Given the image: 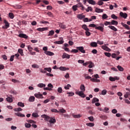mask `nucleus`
Masks as SVG:
<instances>
[{
	"label": "nucleus",
	"instance_id": "obj_42",
	"mask_svg": "<svg viewBox=\"0 0 130 130\" xmlns=\"http://www.w3.org/2000/svg\"><path fill=\"white\" fill-rule=\"evenodd\" d=\"M59 112H61V113H66L67 111H66L63 108H62L59 110Z\"/></svg>",
	"mask_w": 130,
	"mask_h": 130
},
{
	"label": "nucleus",
	"instance_id": "obj_48",
	"mask_svg": "<svg viewBox=\"0 0 130 130\" xmlns=\"http://www.w3.org/2000/svg\"><path fill=\"white\" fill-rule=\"evenodd\" d=\"M59 27H60V28H61L62 29H66V28H67V26H66V25L63 24L62 23H61L59 25Z\"/></svg>",
	"mask_w": 130,
	"mask_h": 130
},
{
	"label": "nucleus",
	"instance_id": "obj_26",
	"mask_svg": "<svg viewBox=\"0 0 130 130\" xmlns=\"http://www.w3.org/2000/svg\"><path fill=\"white\" fill-rule=\"evenodd\" d=\"M96 102H99V99L96 98H94L92 100V104H94V103Z\"/></svg>",
	"mask_w": 130,
	"mask_h": 130
},
{
	"label": "nucleus",
	"instance_id": "obj_46",
	"mask_svg": "<svg viewBox=\"0 0 130 130\" xmlns=\"http://www.w3.org/2000/svg\"><path fill=\"white\" fill-rule=\"evenodd\" d=\"M72 9L73 10V11H74L75 12H76V11H77L78 10V6H77V5H74L72 7Z\"/></svg>",
	"mask_w": 130,
	"mask_h": 130
},
{
	"label": "nucleus",
	"instance_id": "obj_4",
	"mask_svg": "<svg viewBox=\"0 0 130 130\" xmlns=\"http://www.w3.org/2000/svg\"><path fill=\"white\" fill-rule=\"evenodd\" d=\"M102 26H96L95 27V29L96 30H100V31H101V32L104 31V24H101Z\"/></svg>",
	"mask_w": 130,
	"mask_h": 130
},
{
	"label": "nucleus",
	"instance_id": "obj_53",
	"mask_svg": "<svg viewBox=\"0 0 130 130\" xmlns=\"http://www.w3.org/2000/svg\"><path fill=\"white\" fill-rule=\"evenodd\" d=\"M100 118H101L102 119H107V117L104 115H101L100 116Z\"/></svg>",
	"mask_w": 130,
	"mask_h": 130
},
{
	"label": "nucleus",
	"instance_id": "obj_47",
	"mask_svg": "<svg viewBox=\"0 0 130 130\" xmlns=\"http://www.w3.org/2000/svg\"><path fill=\"white\" fill-rule=\"evenodd\" d=\"M105 55H106V56H107V57H110V56H111V53H109V52H105Z\"/></svg>",
	"mask_w": 130,
	"mask_h": 130
},
{
	"label": "nucleus",
	"instance_id": "obj_30",
	"mask_svg": "<svg viewBox=\"0 0 130 130\" xmlns=\"http://www.w3.org/2000/svg\"><path fill=\"white\" fill-rule=\"evenodd\" d=\"M18 106H19L20 107H24L25 105L22 102H18L17 104Z\"/></svg>",
	"mask_w": 130,
	"mask_h": 130
},
{
	"label": "nucleus",
	"instance_id": "obj_12",
	"mask_svg": "<svg viewBox=\"0 0 130 130\" xmlns=\"http://www.w3.org/2000/svg\"><path fill=\"white\" fill-rule=\"evenodd\" d=\"M120 16L124 19H126V18H127V14H126V13H123L121 12L120 13Z\"/></svg>",
	"mask_w": 130,
	"mask_h": 130
},
{
	"label": "nucleus",
	"instance_id": "obj_55",
	"mask_svg": "<svg viewBox=\"0 0 130 130\" xmlns=\"http://www.w3.org/2000/svg\"><path fill=\"white\" fill-rule=\"evenodd\" d=\"M71 87V84H68L66 86H64V89L66 90H69Z\"/></svg>",
	"mask_w": 130,
	"mask_h": 130
},
{
	"label": "nucleus",
	"instance_id": "obj_23",
	"mask_svg": "<svg viewBox=\"0 0 130 130\" xmlns=\"http://www.w3.org/2000/svg\"><path fill=\"white\" fill-rule=\"evenodd\" d=\"M82 29H84V30H85V31H90V29L88 28V27H87V25L86 24H83L82 26Z\"/></svg>",
	"mask_w": 130,
	"mask_h": 130
},
{
	"label": "nucleus",
	"instance_id": "obj_16",
	"mask_svg": "<svg viewBox=\"0 0 130 130\" xmlns=\"http://www.w3.org/2000/svg\"><path fill=\"white\" fill-rule=\"evenodd\" d=\"M85 79L86 80H90V81H91V82H96V79L95 78H92L90 76H86L85 77Z\"/></svg>",
	"mask_w": 130,
	"mask_h": 130
},
{
	"label": "nucleus",
	"instance_id": "obj_27",
	"mask_svg": "<svg viewBox=\"0 0 130 130\" xmlns=\"http://www.w3.org/2000/svg\"><path fill=\"white\" fill-rule=\"evenodd\" d=\"M111 25H115L116 26L118 25V22L114 20H112L111 22Z\"/></svg>",
	"mask_w": 130,
	"mask_h": 130
},
{
	"label": "nucleus",
	"instance_id": "obj_39",
	"mask_svg": "<svg viewBox=\"0 0 130 130\" xmlns=\"http://www.w3.org/2000/svg\"><path fill=\"white\" fill-rule=\"evenodd\" d=\"M32 116H33V117H36V118H37V117H39V115H38V114L37 113H33L32 114Z\"/></svg>",
	"mask_w": 130,
	"mask_h": 130
},
{
	"label": "nucleus",
	"instance_id": "obj_63",
	"mask_svg": "<svg viewBox=\"0 0 130 130\" xmlns=\"http://www.w3.org/2000/svg\"><path fill=\"white\" fill-rule=\"evenodd\" d=\"M57 91L58 93H62V88H61V87H59Z\"/></svg>",
	"mask_w": 130,
	"mask_h": 130
},
{
	"label": "nucleus",
	"instance_id": "obj_13",
	"mask_svg": "<svg viewBox=\"0 0 130 130\" xmlns=\"http://www.w3.org/2000/svg\"><path fill=\"white\" fill-rule=\"evenodd\" d=\"M45 54L47 55H49V56H52V55H54V53L52 52L51 51H45L44 52Z\"/></svg>",
	"mask_w": 130,
	"mask_h": 130
},
{
	"label": "nucleus",
	"instance_id": "obj_61",
	"mask_svg": "<svg viewBox=\"0 0 130 130\" xmlns=\"http://www.w3.org/2000/svg\"><path fill=\"white\" fill-rule=\"evenodd\" d=\"M96 43L97 44H99L100 45H102V44H103L104 43L102 41L98 40Z\"/></svg>",
	"mask_w": 130,
	"mask_h": 130
},
{
	"label": "nucleus",
	"instance_id": "obj_59",
	"mask_svg": "<svg viewBox=\"0 0 130 130\" xmlns=\"http://www.w3.org/2000/svg\"><path fill=\"white\" fill-rule=\"evenodd\" d=\"M47 15H48V16H49V17H51V18L52 17H53V14H52V13H51V12H48L47 13Z\"/></svg>",
	"mask_w": 130,
	"mask_h": 130
},
{
	"label": "nucleus",
	"instance_id": "obj_54",
	"mask_svg": "<svg viewBox=\"0 0 130 130\" xmlns=\"http://www.w3.org/2000/svg\"><path fill=\"white\" fill-rule=\"evenodd\" d=\"M89 27L96 28V27H97V25H96V24H90L89 25Z\"/></svg>",
	"mask_w": 130,
	"mask_h": 130
},
{
	"label": "nucleus",
	"instance_id": "obj_57",
	"mask_svg": "<svg viewBox=\"0 0 130 130\" xmlns=\"http://www.w3.org/2000/svg\"><path fill=\"white\" fill-rule=\"evenodd\" d=\"M85 35L86 36H90V35H91V32H90L89 30H86Z\"/></svg>",
	"mask_w": 130,
	"mask_h": 130
},
{
	"label": "nucleus",
	"instance_id": "obj_8",
	"mask_svg": "<svg viewBox=\"0 0 130 130\" xmlns=\"http://www.w3.org/2000/svg\"><path fill=\"white\" fill-rule=\"evenodd\" d=\"M4 23L5 24V26H3V29H8L9 27H10V23H9V22L7 21L6 20H4Z\"/></svg>",
	"mask_w": 130,
	"mask_h": 130
},
{
	"label": "nucleus",
	"instance_id": "obj_6",
	"mask_svg": "<svg viewBox=\"0 0 130 130\" xmlns=\"http://www.w3.org/2000/svg\"><path fill=\"white\" fill-rule=\"evenodd\" d=\"M49 122V123H50V124H51V123L54 124V123L56 122V120L55 119V118L54 117H50Z\"/></svg>",
	"mask_w": 130,
	"mask_h": 130
},
{
	"label": "nucleus",
	"instance_id": "obj_21",
	"mask_svg": "<svg viewBox=\"0 0 130 130\" xmlns=\"http://www.w3.org/2000/svg\"><path fill=\"white\" fill-rule=\"evenodd\" d=\"M15 115H17V116H19V117H25V115L21 114V113H15Z\"/></svg>",
	"mask_w": 130,
	"mask_h": 130
},
{
	"label": "nucleus",
	"instance_id": "obj_17",
	"mask_svg": "<svg viewBox=\"0 0 130 130\" xmlns=\"http://www.w3.org/2000/svg\"><path fill=\"white\" fill-rule=\"evenodd\" d=\"M121 25H122V26H123V27H124V28H125V29H126L127 30H130L129 26L128 25H127V24H125L123 22H122L121 23Z\"/></svg>",
	"mask_w": 130,
	"mask_h": 130
},
{
	"label": "nucleus",
	"instance_id": "obj_62",
	"mask_svg": "<svg viewBox=\"0 0 130 130\" xmlns=\"http://www.w3.org/2000/svg\"><path fill=\"white\" fill-rule=\"evenodd\" d=\"M88 118L90 121H94V118L93 116L88 117Z\"/></svg>",
	"mask_w": 130,
	"mask_h": 130
},
{
	"label": "nucleus",
	"instance_id": "obj_18",
	"mask_svg": "<svg viewBox=\"0 0 130 130\" xmlns=\"http://www.w3.org/2000/svg\"><path fill=\"white\" fill-rule=\"evenodd\" d=\"M85 17V15H83V14H78L77 15V18L79 19V20H82V19H84Z\"/></svg>",
	"mask_w": 130,
	"mask_h": 130
},
{
	"label": "nucleus",
	"instance_id": "obj_52",
	"mask_svg": "<svg viewBox=\"0 0 130 130\" xmlns=\"http://www.w3.org/2000/svg\"><path fill=\"white\" fill-rule=\"evenodd\" d=\"M111 18L114 19V20H117V16H116L115 14H112L111 15Z\"/></svg>",
	"mask_w": 130,
	"mask_h": 130
},
{
	"label": "nucleus",
	"instance_id": "obj_50",
	"mask_svg": "<svg viewBox=\"0 0 130 130\" xmlns=\"http://www.w3.org/2000/svg\"><path fill=\"white\" fill-rule=\"evenodd\" d=\"M9 17L10 18V19H14V14L12 13H9Z\"/></svg>",
	"mask_w": 130,
	"mask_h": 130
},
{
	"label": "nucleus",
	"instance_id": "obj_19",
	"mask_svg": "<svg viewBox=\"0 0 130 130\" xmlns=\"http://www.w3.org/2000/svg\"><path fill=\"white\" fill-rule=\"evenodd\" d=\"M80 89L81 91L85 92L86 91V89L85 88V85L84 84H81L80 87Z\"/></svg>",
	"mask_w": 130,
	"mask_h": 130
},
{
	"label": "nucleus",
	"instance_id": "obj_41",
	"mask_svg": "<svg viewBox=\"0 0 130 130\" xmlns=\"http://www.w3.org/2000/svg\"><path fill=\"white\" fill-rule=\"evenodd\" d=\"M67 94L69 95L68 97H72V96H74L75 95V93L72 92H68Z\"/></svg>",
	"mask_w": 130,
	"mask_h": 130
},
{
	"label": "nucleus",
	"instance_id": "obj_34",
	"mask_svg": "<svg viewBox=\"0 0 130 130\" xmlns=\"http://www.w3.org/2000/svg\"><path fill=\"white\" fill-rule=\"evenodd\" d=\"M22 110H23V109H22V108H17L14 109V111L17 112L22 111Z\"/></svg>",
	"mask_w": 130,
	"mask_h": 130
},
{
	"label": "nucleus",
	"instance_id": "obj_58",
	"mask_svg": "<svg viewBox=\"0 0 130 130\" xmlns=\"http://www.w3.org/2000/svg\"><path fill=\"white\" fill-rule=\"evenodd\" d=\"M105 26H108V25H111V22L106 21L104 23Z\"/></svg>",
	"mask_w": 130,
	"mask_h": 130
},
{
	"label": "nucleus",
	"instance_id": "obj_25",
	"mask_svg": "<svg viewBox=\"0 0 130 130\" xmlns=\"http://www.w3.org/2000/svg\"><path fill=\"white\" fill-rule=\"evenodd\" d=\"M59 70H60V71H67V70L69 71L70 70V69H69V68L60 67L59 68Z\"/></svg>",
	"mask_w": 130,
	"mask_h": 130
},
{
	"label": "nucleus",
	"instance_id": "obj_64",
	"mask_svg": "<svg viewBox=\"0 0 130 130\" xmlns=\"http://www.w3.org/2000/svg\"><path fill=\"white\" fill-rule=\"evenodd\" d=\"M112 113L114 114H115L116 113H117V110L114 109L112 110Z\"/></svg>",
	"mask_w": 130,
	"mask_h": 130
},
{
	"label": "nucleus",
	"instance_id": "obj_45",
	"mask_svg": "<svg viewBox=\"0 0 130 130\" xmlns=\"http://www.w3.org/2000/svg\"><path fill=\"white\" fill-rule=\"evenodd\" d=\"M86 125H87V126L92 127V126H93L94 125V124L93 123H91V122H90V123H86Z\"/></svg>",
	"mask_w": 130,
	"mask_h": 130
},
{
	"label": "nucleus",
	"instance_id": "obj_10",
	"mask_svg": "<svg viewBox=\"0 0 130 130\" xmlns=\"http://www.w3.org/2000/svg\"><path fill=\"white\" fill-rule=\"evenodd\" d=\"M18 36L20 38H24V39H28V36L24 34H20L18 35Z\"/></svg>",
	"mask_w": 130,
	"mask_h": 130
},
{
	"label": "nucleus",
	"instance_id": "obj_56",
	"mask_svg": "<svg viewBox=\"0 0 130 130\" xmlns=\"http://www.w3.org/2000/svg\"><path fill=\"white\" fill-rule=\"evenodd\" d=\"M25 127H26L27 128H29V127H31V125L29 123H26L25 124Z\"/></svg>",
	"mask_w": 130,
	"mask_h": 130
},
{
	"label": "nucleus",
	"instance_id": "obj_36",
	"mask_svg": "<svg viewBox=\"0 0 130 130\" xmlns=\"http://www.w3.org/2000/svg\"><path fill=\"white\" fill-rule=\"evenodd\" d=\"M53 34H54V30H50V31H49V34L48 35V36H52V35H53Z\"/></svg>",
	"mask_w": 130,
	"mask_h": 130
},
{
	"label": "nucleus",
	"instance_id": "obj_7",
	"mask_svg": "<svg viewBox=\"0 0 130 130\" xmlns=\"http://www.w3.org/2000/svg\"><path fill=\"white\" fill-rule=\"evenodd\" d=\"M109 80L111 82H114L115 81H118L119 80V77L115 76V77H110Z\"/></svg>",
	"mask_w": 130,
	"mask_h": 130
},
{
	"label": "nucleus",
	"instance_id": "obj_1",
	"mask_svg": "<svg viewBox=\"0 0 130 130\" xmlns=\"http://www.w3.org/2000/svg\"><path fill=\"white\" fill-rule=\"evenodd\" d=\"M88 3L90 5H93V6L96 5V2L94 0H83V3L84 5H86V3Z\"/></svg>",
	"mask_w": 130,
	"mask_h": 130
},
{
	"label": "nucleus",
	"instance_id": "obj_22",
	"mask_svg": "<svg viewBox=\"0 0 130 130\" xmlns=\"http://www.w3.org/2000/svg\"><path fill=\"white\" fill-rule=\"evenodd\" d=\"M108 27V28H110V29H111V30L115 31V32H116V31H117V28H116V27H115L113 26L109 25Z\"/></svg>",
	"mask_w": 130,
	"mask_h": 130
},
{
	"label": "nucleus",
	"instance_id": "obj_37",
	"mask_svg": "<svg viewBox=\"0 0 130 130\" xmlns=\"http://www.w3.org/2000/svg\"><path fill=\"white\" fill-rule=\"evenodd\" d=\"M73 117L74 118H80V117H82V115H80V114H78V115H73Z\"/></svg>",
	"mask_w": 130,
	"mask_h": 130
},
{
	"label": "nucleus",
	"instance_id": "obj_3",
	"mask_svg": "<svg viewBox=\"0 0 130 130\" xmlns=\"http://www.w3.org/2000/svg\"><path fill=\"white\" fill-rule=\"evenodd\" d=\"M84 91H76L75 94L77 95H79L80 97H82V98H85L86 97V95L84 94Z\"/></svg>",
	"mask_w": 130,
	"mask_h": 130
},
{
	"label": "nucleus",
	"instance_id": "obj_35",
	"mask_svg": "<svg viewBox=\"0 0 130 130\" xmlns=\"http://www.w3.org/2000/svg\"><path fill=\"white\" fill-rule=\"evenodd\" d=\"M89 64L88 68L89 69H92V68L94 67V63L92 62L91 61H89Z\"/></svg>",
	"mask_w": 130,
	"mask_h": 130
},
{
	"label": "nucleus",
	"instance_id": "obj_44",
	"mask_svg": "<svg viewBox=\"0 0 130 130\" xmlns=\"http://www.w3.org/2000/svg\"><path fill=\"white\" fill-rule=\"evenodd\" d=\"M27 49L29 51V52H31L32 50H33V48H32V47H31V46L28 45L27 46Z\"/></svg>",
	"mask_w": 130,
	"mask_h": 130
},
{
	"label": "nucleus",
	"instance_id": "obj_5",
	"mask_svg": "<svg viewBox=\"0 0 130 130\" xmlns=\"http://www.w3.org/2000/svg\"><path fill=\"white\" fill-rule=\"evenodd\" d=\"M76 49L79 50L80 52L82 53H86V51L84 49V47L81 46V47H77Z\"/></svg>",
	"mask_w": 130,
	"mask_h": 130
},
{
	"label": "nucleus",
	"instance_id": "obj_43",
	"mask_svg": "<svg viewBox=\"0 0 130 130\" xmlns=\"http://www.w3.org/2000/svg\"><path fill=\"white\" fill-rule=\"evenodd\" d=\"M106 94H107V90H106V89H103L102 91V95H106Z\"/></svg>",
	"mask_w": 130,
	"mask_h": 130
},
{
	"label": "nucleus",
	"instance_id": "obj_28",
	"mask_svg": "<svg viewBox=\"0 0 130 130\" xmlns=\"http://www.w3.org/2000/svg\"><path fill=\"white\" fill-rule=\"evenodd\" d=\"M28 101H29V102H34V101H35V97L34 96H30L29 98Z\"/></svg>",
	"mask_w": 130,
	"mask_h": 130
},
{
	"label": "nucleus",
	"instance_id": "obj_31",
	"mask_svg": "<svg viewBox=\"0 0 130 130\" xmlns=\"http://www.w3.org/2000/svg\"><path fill=\"white\" fill-rule=\"evenodd\" d=\"M18 52H19L20 54V55H21V56H23L24 53L23 52V49H19L18 50Z\"/></svg>",
	"mask_w": 130,
	"mask_h": 130
},
{
	"label": "nucleus",
	"instance_id": "obj_40",
	"mask_svg": "<svg viewBox=\"0 0 130 130\" xmlns=\"http://www.w3.org/2000/svg\"><path fill=\"white\" fill-rule=\"evenodd\" d=\"M117 69L120 72H123V68L121 67L120 66H117Z\"/></svg>",
	"mask_w": 130,
	"mask_h": 130
},
{
	"label": "nucleus",
	"instance_id": "obj_24",
	"mask_svg": "<svg viewBox=\"0 0 130 130\" xmlns=\"http://www.w3.org/2000/svg\"><path fill=\"white\" fill-rule=\"evenodd\" d=\"M90 46H91V47H97V46H98V45H97V43L95 42H92L90 43Z\"/></svg>",
	"mask_w": 130,
	"mask_h": 130
},
{
	"label": "nucleus",
	"instance_id": "obj_11",
	"mask_svg": "<svg viewBox=\"0 0 130 130\" xmlns=\"http://www.w3.org/2000/svg\"><path fill=\"white\" fill-rule=\"evenodd\" d=\"M37 31H40V32H43V31H47L48 30V27H43V28H38L37 29Z\"/></svg>",
	"mask_w": 130,
	"mask_h": 130
},
{
	"label": "nucleus",
	"instance_id": "obj_20",
	"mask_svg": "<svg viewBox=\"0 0 130 130\" xmlns=\"http://www.w3.org/2000/svg\"><path fill=\"white\" fill-rule=\"evenodd\" d=\"M95 13H103V10L96 7L95 9Z\"/></svg>",
	"mask_w": 130,
	"mask_h": 130
},
{
	"label": "nucleus",
	"instance_id": "obj_2",
	"mask_svg": "<svg viewBox=\"0 0 130 130\" xmlns=\"http://www.w3.org/2000/svg\"><path fill=\"white\" fill-rule=\"evenodd\" d=\"M41 117H42V118H44L45 121L49 122V120H50V117L46 114L42 115L41 116Z\"/></svg>",
	"mask_w": 130,
	"mask_h": 130
},
{
	"label": "nucleus",
	"instance_id": "obj_60",
	"mask_svg": "<svg viewBox=\"0 0 130 130\" xmlns=\"http://www.w3.org/2000/svg\"><path fill=\"white\" fill-rule=\"evenodd\" d=\"M103 4H104V3H103V2H102L101 0L98 2V5H99V6H102Z\"/></svg>",
	"mask_w": 130,
	"mask_h": 130
},
{
	"label": "nucleus",
	"instance_id": "obj_14",
	"mask_svg": "<svg viewBox=\"0 0 130 130\" xmlns=\"http://www.w3.org/2000/svg\"><path fill=\"white\" fill-rule=\"evenodd\" d=\"M35 96L36 98H38L39 99H41L43 98V96L42 95V94H40V93H35Z\"/></svg>",
	"mask_w": 130,
	"mask_h": 130
},
{
	"label": "nucleus",
	"instance_id": "obj_15",
	"mask_svg": "<svg viewBox=\"0 0 130 130\" xmlns=\"http://www.w3.org/2000/svg\"><path fill=\"white\" fill-rule=\"evenodd\" d=\"M102 49H104V50H106V51H111V49H110L108 47L106 46H102Z\"/></svg>",
	"mask_w": 130,
	"mask_h": 130
},
{
	"label": "nucleus",
	"instance_id": "obj_38",
	"mask_svg": "<svg viewBox=\"0 0 130 130\" xmlns=\"http://www.w3.org/2000/svg\"><path fill=\"white\" fill-rule=\"evenodd\" d=\"M44 70V71H47V72H48L49 73H50L52 71V69L51 68H45Z\"/></svg>",
	"mask_w": 130,
	"mask_h": 130
},
{
	"label": "nucleus",
	"instance_id": "obj_33",
	"mask_svg": "<svg viewBox=\"0 0 130 130\" xmlns=\"http://www.w3.org/2000/svg\"><path fill=\"white\" fill-rule=\"evenodd\" d=\"M45 86V84L43 83H40L38 84V87H39V88H44Z\"/></svg>",
	"mask_w": 130,
	"mask_h": 130
},
{
	"label": "nucleus",
	"instance_id": "obj_29",
	"mask_svg": "<svg viewBox=\"0 0 130 130\" xmlns=\"http://www.w3.org/2000/svg\"><path fill=\"white\" fill-rule=\"evenodd\" d=\"M6 100L7 102H9V103L13 102V99L11 98L10 96H8L7 98H6Z\"/></svg>",
	"mask_w": 130,
	"mask_h": 130
},
{
	"label": "nucleus",
	"instance_id": "obj_9",
	"mask_svg": "<svg viewBox=\"0 0 130 130\" xmlns=\"http://www.w3.org/2000/svg\"><path fill=\"white\" fill-rule=\"evenodd\" d=\"M71 57V56L69 55V54H67V53H63L62 55V58L64 59V58H67L68 59H70Z\"/></svg>",
	"mask_w": 130,
	"mask_h": 130
},
{
	"label": "nucleus",
	"instance_id": "obj_49",
	"mask_svg": "<svg viewBox=\"0 0 130 130\" xmlns=\"http://www.w3.org/2000/svg\"><path fill=\"white\" fill-rule=\"evenodd\" d=\"M51 111L52 112H55V113H58V112H59V111H58L57 109H52L51 110Z\"/></svg>",
	"mask_w": 130,
	"mask_h": 130
},
{
	"label": "nucleus",
	"instance_id": "obj_32",
	"mask_svg": "<svg viewBox=\"0 0 130 130\" xmlns=\"http://www.w3.org/2000/svg\"><path fill=\"white\" fill-rule=\"evenodd\" d=\"M55 44H63V40H61V41H55L54 42Z\"/></svg>",
	"mask_w": 130,
	"mask_h": 130
},
{
	"label": "nucleus",
	"instance_id": "obj_51",
	"mask_svg": "<svg viewBox=\"0 0 130 130\" xmlns=\"http://www.w3.org/2000/svg\"><path fill=\"white\" fill-rule=\"evenodd\" d=\"M108 18V16L106 14H104L102 16V19H106Z\"/></svg>",
	"mask_w": 130,
	"mask_h": 130
}]
</instances>
